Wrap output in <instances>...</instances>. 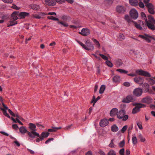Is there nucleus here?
Masks as SVG:
<instances>
[{
  "label": "nucleus",
  "mask_w": 155,
  "mask_h": 155,
  "mask_svg": "<svg viewBox=\"0 0 155 155\" xmlns=\"http://www.w3.org/2000/svg\"><path fill=\"white\" fill-rule=\"evenodd\" d=\"M28 128L31 130L30 132H28V135L29 137L34 138L36 137H39V134L36 132L37 129L36 128V125L35 124L30 123L28 124Z\"/></svg>",
  "instance_id": "1"
},
{
  "label": "nucleus",
  "mask_w": 155,
  "mask_h": 155,
  "mask_svg": "<svg viewBox=\"0 0 155 155\" xmlns=\"http://www.w3.org/2000/svg\"><path fill=\"white\" fill-rule=\"evenodd\" d=\"M77 42L83 48L87 50H93L94 49V46L89 41H86L85 42L86 45L79 41Z\"/></svg>",
  "instance_id": "2"
},
{
  "label": "nucleus",
  "mask_w": 155,
  "mask_h": 155,
  "mask_svg": "<svg viewBox=\"0 0 155 155\" xmlns=\"http://www.w3.org/2000/svg\"><path fill=\"white\" fill-rule=\"evenodd\" d=\"M125 111L124 110L121 109L119 111H118L117 115V117L119 119H123V120L125 121L128 118V116L127 115H125Z\"/></svg>",
  "instance_id": "3"
},
{
  "label": "nucleus",
  "mask_w": 155,
  "mask_h": 155,
  "mask_svg": "<svg viewBox=\"0 0 155 155\" xmlns=\"http://www.w3.org/2000/svg\"><path fill=\"white\" fill-rule=\"evenodd\" d=\"M133 105L135 106V107L134 108L132 111L133 114H136L140 111V109L141 108L144 107L146 105L141 103H134Z\"/></svg>",
  "instance_id": "4"
},
{
  "label": "nucleus",
  "mask_w": 155,
  "mask_h": 155,
  "mask_svg": "<svg viewBox=\"0 0 155 155\" xmlns=\"http://www.w3.org/2000/svg\"><path fill=\"white\" fill-rule=\"evenodd\" d=\"M135 73L139 75L144 76L146 77H150L151 76L150 74L148 72L141 69L136 70Z\"/></svg>",
  "instance_id": "5"
},
{
  "label": "nucleus",
  "mask_w": 155,
  "mask_h": 155,
  "mask_svg": "<svg viewBox=\"0 0 155 155\" xmlns=\"http://www.w3.org/2000/svg\"><path fill=\"white\" fill-rule=\"evenodd\" d=\"M145 5L147 8L148 12L151 14L154 15L155 13L154 6L152 3H148Z\"/></svg>",
  "instance_id": "6"
},
{
  "label": "nucleus",
  "mask_w": 155,
  "mask_h": 155,
  "mask_svg": "<svg viewBox=\"0 0 155 155\" xmlns=\"http://www.w3.org/2000/svg\"><path fill=\"white\" fill-rule=\"evenodd\" d=\"M130 17L134 19H137L138 16L137 12L135 9H132L130 11Z\"/></svg>",
  "instance_id": "7"
},
{
  "label": "nucleus",
  "mask_w": 155,
  "mask_h": 155,
  "mask_svg": "<svg viewBox=\"0 0 155 155\" xmlns=\"http://www.w3.org/2000/svg\"><path fill=\"white\" fill-rule=\"evenodd\" d=\"M79 33L83 36H87L90 34V31L88 28H83Z\"/></svg>",
  "instance_id": "8"
},
{
  "label": "nucleus",
  "mask_w": 155,
  "mask_h": 155,
  "mask_svg": "<svg viewBox=\"0 0 155 155\" xmlns=\"http://www.w3.org/2000/svg\"><path fill=\"white\" fill-rule=\"evenodd\" d=\"M142 93L143 90L142 89L140 88H135L133 92L134 95L137 97L140 96Z\"/></svg>",
  "instance_id": "9"
},
{
  "label": "nucleus",
  "mask_w": 155,
  "mask_h": 155,
  "mask_svg": "<svg viewBox=\"0 0 155 155\" xmlns=\"http://www.w3.org/2000/svg\"><path fill=\"white\" fill-rule=\"evenodd\" d=\"M134 81L136 83L139 84L140 86H141L143 82H144V79L143 78L138 76L134 78Z\"/></svg>",
  "instance_id": "10"
},
{
  "label": "nucleus",
  "mask_w": 155,
  "mask_h": 155,
  "mask_svg": "<svg viewBox=\"0 0 155 155\" xmlns=\"http://www.w3.org/2000/svg\"><path fill=\"white\" fill-rule=\"evenodd\" d=\"M135 100L132 96H127L122 101L124 103H129L130 102H133Z\"/></svg>",
  "instance_id": "11"
},
{
  "label": "nucleus",
  "mask_w": 155,
  "mask_h": 155,
  "mask_svg": "<svg viewBox=\"0 0 155 155\" xmlns=\"http://www.w3.org/2000/svg\"><path fill=\"white\" fill-rule=\"evenodd\" d=\"M116 11L119 13H123L125 11V8L123 6L118 5L116 7Z\"/></svg>",
  "instance_id": "12"
},
{
  "label": "nucleus",
  "mask_w": 155,
  "mask_h": 155,
  "mask_svg": "<svg viewBox=\"0 0 155 155\" xmlns=\"http://www.w3.org/2000/svg\"><path fill=\"white\" fill-rule=\"evenodd\" d=\"M45 2L46 5L49 6H54L56 4L55 0H45Z\"/></svg>",
  "instance_id": "13"
},
{
  "label": "nucleus",
  "mask_w": 155,
  "mask_h": 155,
  "mask_svg": "<svg viewBox=\"0 0 155 155\" xmlns=\"http://www.w3.org/2000/svg\"><path fill=\"white\" fill-rule=\"evenodd\" d=\"M152 98L150 96H147L143 98L141 100V102L143 103L149 104L152 102Z\"/></svg>",
  "instance_id": "14"
},
{
  "label": "nucleus",
  "mask_w": 155,
  "mask_h": 155,
  "mask_svg": "<svg viewBox=\"0 0 155 155\" xmlns=\"http://www.w3.org/2000/svg\"><path fill=\"white\" fill-rule=\"evenodd\" d=\"M109 124L108 120L106 119L101 120L100 122V125L101 127H104L107 126Z\"/></svg>",
  "instance_id": "15"
},
{
  "label": "nucleus",
  "mask_w": 155,
  "mask_h": 155,
  "mask_svg": "<svg viewBox=\"0 0 155 155\" xmlns=\"http://www.w3.org/2000/svg\"><path fill=\"white\" fill-rule=\"evenodd\" d=\"M147 18L149 19L148 21H147V19H146L145 21L146 23H152L155 24V20L153 17L150 15H149L148 16Z\"/></svg>",
  "instance_id": "16"
},
{
  "label": "nucleus",
  "mask_w": 155,
  "mask_h": 155,
  "mask_svg": "<svg viewBox=\"0 0 155 155\" xmlns=\"http://www.w3.org/2000/svg\"><path fill=\"white\" fill-rule=\"evenodd\" d=\"M18 12H14L11 15V19L12 20H16L18 19Z\"/></svg>",
  "instance_id": "17"
},
{
  "label": "nucleus",
  "mask_w": 155,
  "mask_h": 155,
  "mask_svg": "<svg viewBox=\"0 0 155 155\" xmlns=\"http://www.w3.org/2000/svg\"><path fill=\"white\" fill-rule=\"evenodd\" d=\"M29 13L25 12H21L18 14V16L20 19H22L25 18L26 17L28 16Z\"/></svg>",
  "instance_id": "18"
},
{
  "label": "nucleus",
  "mask_w": 155,
  "mask_h": 155,
  "mask_svg": "<svg viewBox=\"0 0 155 155\" xmlns=\"http://www.w3.org/2000/svg\"><path fill=\"white\" fill-rule=\"evenodd\" d=\"M118 112V110L117 108H113L110 111V115L111 117H113L115 115H117Z\"/></svg>",
  "instance_id": "19"
},
{
  "label": "nucleus",
  "mask_w": 155,
  "mask_h": 155,
  "mask_svg": "<svg viewBox=\"0 0 155 155\" xmlns=\"http://www.w3.org/2000/svg\"><path fill=\"white\" fill-rule=\"evenodd\" d=\"M129 2L131 6H138V0H129Z\"/></svg>",
  "instance_id": "20"
},
{
  "label": "nucleus",
  "mask_w": 155,
  "mask_h": 155,
  "mask_svg": "<svg viewBox=\"0 0 155 155\" xmlns=\"http://www.w3.org/2000/svg\"><path fill=\"white\" fill-rule=\"evenodd\" d=\"M123 62L122 60L120 59H117L115 60V64L117 67H120L122 66Z\"/></svg>",
  "instance_id": "21"
},
{
  "label": "nucleus",
  "mask_w": 155,
  "mask_h": 155,
  "mask_svg": "<svg viewBox=\"0 0 155 155\" xmlns=\"http://www.w3.org/2000/svg\"><path fill=\"white\" fill-rule=\"evenodd\" d=\"M142 85V87H145V92L146 93L149 91L150 87L148 84L143 82Z\"/></svg>",
  "instance_id": "22"
},
{
  "label": "nucleus",
  "mask_w": 155,
  "mask_h": 155,
  "mask_svg": "<svg viewBox=\"0 0 155 155\" xmlns=\"http://www.w3.org/2000/svg\"><path fill=\"white\" fill-rule=\"evenodd\" d=\"M17 24V21L14 20H12L10 19V21H9L8 24V26L9 27L11 26H14L15 25Z\"/></svg>",
  "instance_id": "23"
},
{
  "label": "nucleus",
  "mask_w": 155,
  "mask_h": 155,
  "mask_svg": "<svg viewBox=\"0 0 155 155\" xmlns=\"http://www.w3.org/2000/svg\"><path fill=\"white\" fill-rule=\"evenodd\" d=\"M112 80L113 82L119 83L120 81V77L117 75L115 76L113 78Z\"/></svg>",
  "instance_id": "24"
},
{
  "label": "nucleus",
  "mask_w": 155,
  "mask_h": 155,
  "mask_svg": "<svg viewBox=\"0 0 155 155\" xmlns=\"http://www.w3.org/2000/svg\"><path fill=\"white\" fill-rule=\"evenodd\" d=\"M147 26L148 28L150 29L152 31L155 30V26L154 25V24H152V23H146Z\"/></svg>",
  "instance_id": "25"
},
{
  "label": "nucleus",
  "mask_w": 155,
  "mask_h": 155,
  "mask_svg": "<svg viewBox=\"0 0 155 155\" xmlns=\"http://www.w3.org/2000/svg\"><path fill=\"white\" fill-rule=\"evenodd\" d=\"M19 130L20 132L22 134H25V133H27L28 134V132H29V131H28L26 128L23 126H22L21 127L19 128Z\"/></svg>",
  "instance_id": "26"
},
{
  "label": "nucleus",
  "mask_w": 155,
  "mask_h": 155,
  "mask_svg": "<svg viewBox=\"0 0 155 155\" xmlns=\"http://www.w3.org/2000/svg\"><path fill=\"white\" fill-rule=\"evenodd\" d=\"M61 19L64 21H69L71 20L69 16L65 15H63L61 17Z\"/></svg>",
  "instance_id": "27"
},
{
  "label": "nucleus",
  "mask_w": 155,
  "mask_h": 155,
  "mask_svg": "<svg viewBox=\"0 0 155 155\" xmlns=\"http://www.w3.org/2000/svg\"><path fill=\"white\" fill-rule=\"evenodd\" d=\"M30 7L34 10H38L40 8L39 6L36 4H31L30 5Z\"/></svg>",
  "instance_id": "28"
},
{
  "label": "nucleus",
  "mask_w": 155,
  "mask_h": 155,
  "mask_svg": "<svg viewBox=\"0 0 155 155\" xmlns=\"http://www.w3.org/2000/svg\"><path fill=\"white\" fill-rule=\"evenodd\" d=\"M111 130L113 132H116L118 130V128L116 124L113 125L111 127Z\"/></svg>",
  "instance_id": "29"
},
{
  "label": "nucleus",
  "mask_w": 155,
  "mask_h": 155,
  "mask_svg": "<svg viewBox=\"0 0 155 155\" xmlns=\"http://www.w3.org/2000/svg\"><path fill=\"white\" fill-rule=\"evenodd\" d=\"M58 23L61 26H63L64 27H67L68 26V24L65 21H58Z\"/></svg>",
  "instance_id": "30"
},
{
  "label": "nucleus",
  "mask_w": 155,
  "mask_h": 155,
  "mask_svg": "<svg viewBox=\"0 0 155 155\" xmlns=\"http://www.w3.org/2000/svg\"><path fill=\"white\" fill-rule=\"evenodd\" d=\"M101 98V97L100 96H98L97 98L96 99H95V97L94 96L93 97V99L91 101V103H94V104L98 100H99Z\"/></svg>",
  "instance_id": "31"
},
{
  "label": "nucleus",
  "mask_w": 155,
  "mask_h": 155,
  "mask_svg": "<svg viewBox=\"0 0 155 155\" xmlns=\"http://www.w3.org/2000/svg\"><path fill=\"white\" fill-rule=\"evenodd\" d=\"M0 109L3 111V112L4 115L9 118H10V116L7 112L6 110H5L1 107H0Z\"/></svg>",
  "instance_id": "32"
},
{
  "label": "nucleus",
  "mask_w": 155,
  "mask_h": 155,
  "mask_svg": "<svg viewBox=\"0 0 155 155\" xmlns=\"http://www.w3.org/2000/svg\"><path fill=\"white\" fill-rule=\"evenodd\" d=\"M52 128L53 129H49L48 130V132H54L55 131V130L54 129H55L56 130H59L61 128V127H52Z\"/></svg>",
  "instance_id": "33"
},
{
  "label": "nucleus",
  "mask_w": 155,
  "mask_h": 155,
  "mask_svg": "<svg viewBox=\"0 0 155 155\" xmlns=\"http://www.w3.org/2000/svg\"><path fill=\"white\" fill-rule=\"evenodd\" d=\"M146 79L151 85H153L155 84V81L152 78H147Z\"/></svg>",
  "instance_id": "34"
},
{
  "label": "nucleus",
  "mask_w": 155,
  "mask_h": 155,
  "mask_svg": "<svg viewBox=\"0 0 155 155\" xmlns=\"http://www.w3.org/2000/svg\"><path fill=\"white\" fill-rule=\"evenodd\" d=\"M105 86L104 85H102L100 89L99 92L100 94H102L105 89Z\"/></svg>",
  "instance_id": "35"
},
{
  "label": "nucleus",
  "mask_w": 155,
  "mask_h": 155,
  "mask_svg": "<svg viewBox=\"0 0 155 155\" xmlns=\"http://www.w3.org/2000/svg\"><path fill=\"white\" fill-rule=\"evenodd\" d=\"M146 37L144 40L148 42H150L151 40H150V38H152V37L151 36H150L149 35L146 34Z\"/></svg>",
  "instance_id": "36"
},
{
  "label": "nucleus",
  "mask_w": 155,
  "mask_h": 155,
  "mask_svg": "<svg viewBox=\"0 0 155 155\" xmlns=\"http://www.w3.org/2000/svg\"><path fill=\"white\" fill-rule=\"evenodd\" d=\"M114 141V139H112L110 141V143L108 145V146L111 148H114L116 146L113 143V141Z\"/></svg>",
  "instance_id": "37"
},
{
  "label": "nucleus",
  "mask_w": 155,
  "mask_h": 155,
  "mask_svg": "<svg viewBox=\"0 0 155 155\" xmlns=\"http://www.w3.org/2000/svg\"><path fill=\"white\" fill-rule=\"evenodd\" d=\"M49 134V133L48 132H43L41 134V136H43L44 138L47 137Z\"/></svg>",
  "instance_id": "38"
},
{
  "label": "nucleus",
  "mask_w": 155,
  "mask_h": 155,
  "mask_svg": "<svg viewBox=\"0 0 155 155\" xmlns=\"http://www.w3.org/2000/svg\"><path fill=\"white\" fill-rule=\"evenodd\" d=\"M92 40L96 45L97 46L98 48H100V44L99 41L93 38Z\"/></svg>",
  "instance_id": "39"
},
{
  "label": "nucleus",
  "mask_w": 155,
  "mask_h": 155,
  "mask_svg": "<svg viewBox=\"0 0 155 155\" xmlns=\"http://www.w3.org/2000/svg\"><path fill=\"white\" fill-rule=\"evenodd\" d=\"M136 124L139 128L140 130H142L143 129V127L142 125V122H141L139 121H137Z\"/></svg>",
  "instance_id": "40"
},
{
  "label": "nucleus",
  "mask_w": 155,
  "mask_h": 155,
  "mask_svg": "<svg viewBox=\"0 0 155 155\" xmlns=\"http://www.w3.org/2000/svg\"><path fill=\"white\" fill-rule=\"evenodd\" d=\"M138 137L140 139V140L141 142H143L146 141L145 138L143 137L142 135L141 134H140L139 135Z\"/></svg>",
  "instance_id": "41"
},
{
  "label": "nucleus",
  "mask_w": 155,
  "mask_h": 155,
  "mask_svg": "<svg viewBox=\"0 0 155 155\" xmlns=\"http://www.w3.org/2000/svg\"><path fill=\"white\" fill-rule=\"evenodd\" d=\"M116 71H118L121 73H125L127 74L128 73V71H126L125 70L122 69H117L116 70Z\"/></svg>",
  "instance_id": "42"
},
{
  "label": "nucleus",
  "mask_w": 155,
  "mask_h": 155,
  "mask_svg": "<svg viewBox=\"0 0 155 155\" xmlns=\"http://www.w3.org/2000/svg\"><path fill=\"white\" fill-rule=\"evenodd\" d=\"M132 143L134 145L136 144L137 143V139L136 137H133L132 138Z\"/></svg>",
  "instance_id": "43"
},
{
  "label": "nucleus",
  "mask_w": 155,
  "mask_h": 155,
  "mask_svg": "<svg viewBox=\"0 0 155 155\" xmlns=\"http://www.w3.org/2000/svg\"><path fill=\"white\" fill-rule=\"evenodd\" d=\"M125 19L127 21L128 23H130L131 22L130 17L128 15H126L124 17Z\"/></svg>",
  "instance_id": "44"
},
{
  "label": "nucleus",
  "mask_w": 155,
  "mask_h": 155,
  "mask_svg": "<svg viewBox=\"0 0 155 155\" xmlns=\"http://www.w3.org/2000/svg\"><path fill=\"white\" fill-rule=\"evenodd\" d=\"M134 23L135 24V26L136 28L140 30H141L142 29V28L140 24H137L135 22H134Z\"/></svg>",
  "instance_id": "45"
},
{
  "label": "nucleus",
  "mask_w": 155,
  "mask_h": 155,
  "mask_svg": "<svg viewBox=\"0 0 155 155\" xmlns=\"http://www.w3.org/2000/svg\"><path fill=\"white\" fill-rule=\"evenodd\" d=\"M106 64L110 67H112L113 66V64L109 61L107 60L106 62Z\"/></svg>",
  "instance_id": "46"
},
{
  "label": "nucleus",
  "mask_w": 155,
  "mask_h": 155,
  "mask_svg": "<svg viewBox=\"0 0 155 155\" xmlns=\"http://www.w3.org/2000/svg\"><path fill=\"white\" fill-rule=\"evenodd\" d=\"M107 155H116V153L114 150H111L107 153Z\"/></svg>",
  "instance_id": "47"
},
{
  "label": "nucleus",
  "mask_w": 155,
  "mask_h": 155,
  "mask_svg": "<svg viewBox=\"0 0 155 155\" xmlns=\"http://www.w3.org/2000/svg\"><path fill=\"white\" fill-rule=\"evenodd\" d=\"M48 19H49L55 21H58L59 19L58 18L54 17L53 16H50L48 17Z\"/></svg>",
  "instance_id": "48"
},
{
  "label": "nucleus",
  "mask_w": 155,
  "mask_h": 155,
  "mask_svg": "<svg viewBox=\"0 0 155 155\" xmlns=\"http://www.w3.org/2000/svg\"><path fill=\"white\" fill-rule=\"evenodd\" d=\"M125 144V141L124 140H123L120 142L118 146L120 148L122 147H123Z\"/></svg>",
  "instance_id": "49"
},
{
  "label": "nucleus",
  "mask_w": 155,
  "mask_h": 155,
  "mask_svg": "<svg viewBox=\"0 0 155 155\" xmlns=\"http://www.w3.org/2000/svg\"><path fill=\"white\" fill-rule=\"evenodd\" d=\"M138 5L142 8H143L144 7V4L141 2H140L139 3L138 2Z\"/></svg>",
  "instance_id": "50"
},
{
  "label": "nucleus",
  "mask_w": 155,
  "mask_h": 155,
  "mask_svg": "<svg viewBox=\"0 0 155 155\" xmlns=\"http://www.w3.org/2000/svg\"><path fill=\"white\" fill-rule=\"evenodd\" d=\"M141 15L143 18L146 21V19H147V17L145 14L144 12H142L141 13Z\"/></svg>",
  "instance_id": "51"
},
{
  "label": "nucleus",
  "mask_w": 155,
  "mask_h": 155,
  "mask_svg": "<svg viewBox=\"0 0 155 155\" xmlns=\"http://www.w3.org/2000/svg\"><path fill=\"white\" fill-rule=\"evenodd\" d=\"M127 125L124 126L121 129V132L122 133H124V132L127 130Z\"/></svg>",
  "instance_id": "52"
},
{
  "label": "nucleus",
  "mask_w": 155,
  "mask_h": 155,
  "mask_svg": "<svg viewBox=\"0 0 155 155\" xmlns=\"http://www.w3.org/2000/svg\"><path fill=\"white\" fill-rule=\"evenodd\" d=\"M100 56L104 60H107L108 59V58L106 56H105L104 55L101 54H100Z\"/></svg>",
  "instance_id": "53"
},
{
  "label": "nucleus",
  "mask_w": 155,
  "mask_h": 155,
  "mask_svg": "<svg viewBox=\"0 0 155 155\" xmlns=\"http://www.w3.org/2000/svg\"><path fill=\"white\" fill-rule=\"evenodd\" d=\"M3 2L8 3H11L13 2V0H2Z\"/></svg>",
  "instance_id": "54"
},
{
  "label": "nucleus",
  "mask_w": 155,
  "mask_h": 155,
  "mask_svg": "<svg viewBox=\"0 0 155 155\" xmlns=\"http://www.w3.org/2000/svg\"><path fill=\"white\" fill-rule=\"evenodd\" d=\"M12 8L16 9L17 10H18L20 9V8L17 7L16 5L15 4H13L12 6L11 7Z\"/></svg>",
  "instance_id": "55"
},
{
  "label": "nucleus",
  "mask_w": 155,
  "mask_h": 155,
  "mask_svg": "<svg viewBox=\"0 0 155 155\" xmlns=\"http://www.w3.org/2000/svg\"><path fill=\"white\" fill-rule=\"evenodd\" d=\"M125 38V36L122 34H120V40H123Z\"/></svg>",
  "instance_id": "56"
},
{
  "label": "nucleus",
  "mask_w": 155,
  "mask_h": 155,
  "mask_svg": "<svg viewBox=\"0 0 155 155\" xmlns=\"http://www.w3.org/2000/svg\"><path fill=\"white\" fill-rule=\"evenodd\" d=\"M56 3L57 2L58 4H61L64 2V0H55Z\"/></svg>",
  "instance_id": "57"
},
{
  "label": "nucleus",
  "mask_w": 155,
  "mask_h": 155,
  "mask_svg": "<svg viewBox=\"0 0 155 155\" xmlns=\"http://www.w3.org/2000/svg\"><path fill=\"white\" fill-rule=\"evenodd\" d=\"M124 148H122L120 149L119 151V153L120 155L124 154Z\"/></svg>",
  "instance_id": "58"
},
{
  "label": "nucleus",
  "mask_w": 155,
  "mask_h": 155,
  "mask_svg": "<svg viewBox=\"0 0 155 155\" xmlns=\"http://www.w3.org/2000/svg\"><path fill=\"white\" fill-rule=\"evenodd\" d=\"M123 85L126 87H129L130 85V83L127 82H126L123 83Z\"/></svg>",
  "instance_id": "59"
},
{
  "label": "nucleus",
  "mask_w": 155,
  "mask_h": 155,
  "mask_svg": "<svg viewBox=\"0 0 155 155\" xmlns=\"http://www.w3.org/2000/svg\"><path fill=\"white\" fill-rule=\"evenodd\" d=\"M54 140V138H49L45 142V143L46 144H48V143L51 141L53 140Z\"/></svg>",
  "instance_id": "60"
},
{
  "label": "nucleus",
  "mask_w": 155,
  "mask_h": 155,
  "mask_svg": "<svg viewBox=\"0 0 155 155\" xmlns=\"http://www.w3.org/2000/svg\"><path fill=\"white\" fill-rule=\"evenodd\" d=\"M12 128L13 129H17L18 128V127L16 124H13L12 125Z\"/></svg>",
  "instance_id": "61"
},
{
  "label": "nucleus",
  "mask_w": 155,
  "mask_h": 155,
  "mask_svg": "<svg viewBox=\"0 0 155 155\" xmlns=\"http://www.w3.org/2000/svg\"><path fill=\"white\" fill-rule=\"evenodd\" d=\"M0 133H1V134H2L4 135H5L6 136H9V134H8L5 132H4V131H0Z\"/></svg>",
  "instance_id": "62"
},
{
  "label": "nucleus",
  "mask_w": 155,
  "mask_h": 155,
  "mask_svg": "<svg viewBox=\"0 0 155 155\" xmlns=\"http://www.w3.org/2000/svg\"><path fill=\"white\" fill-rule=\"evenodd\" d=\"M146 37V34H145L144 35H138L139 37L140 38L144 40L145 39Z\"/></svg>",
  "instance_id": "63"
},
{
  "label": "nucleus",
  "mask_w": 155,
  "mask_h": 155,
  "mask_svg": "<svg viewBox=\"0 0 155 155\" xmlns=\"http://www.w3.org/2000/svg\"><path fill=\"white\" fill-rule=\"evenodd\" d=\"M85 155H92V153L91 151H89L86 153Z\"/></svg>",
  "instance_id": "64"
}]
</instances>
